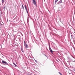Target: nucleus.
Returning <instances> with one entry per match:
<instances>
[{
  "label": "nucleus",
  "mask_w": 75,
  "mask_h": 75,
  "mask_svg": "<svg viewBox=\"0 0 75 75\" xmlns=\"http://www.w3.org/2000/svg\"><path fill=\"white\" fill-rule=\"evenodd\" d=\"M2 62L3 63V64H4V65H8V64L7 62L5 61L4 60H2Z\"/></svg>",
  "instance_id": "1"
},
{
  "label": "nucleus",
  "mask_w": 75,
  "mask_h": 75,
  "mask_svg": "<svg viewBox=\"0 0 75 75\" xmlns=\"http://www.w3.org/2000/svg\"><path fill=\"white\" fill-rule=\"evenodd\" d=\"M24 46L26 48H28V45L27 44V43L25 42V41L24 42Z\"/></svg>",
  "instance_id": "2"
},
{
  "label": "nucleus",
  "mask_w": 75,
  "mask_h": 75,
  "mask_svg": "<svg viewBox=\"0 0 75 75\" xmlns=\"http://www.w3.org/2000/svg\"><path fill=\"white\" fill-rule=\"evenodd\" d=\"M33 1V3L35 5V6H37V4H36V1H35V0H32Z\"/></svg>",
  "instance_id": "3"
},
{
  "label": "nucleus",
  "mask_w": 75,
  "mask_h": 75,
  "mask_svg": "<svg viewBox=\"0 0 75 75\" xmlns=\"http://www.w3.org/2000/svg\"><path fill=\"white\" fill-rule=\"evenodd\" d=\"M25 10H26V12L28 14V11H27V6L26 5H25Z\"/></svg>",
  "instance_id": "4"
},
{
  "label": "nucleus",
  "mask_w": 75,
  "mask_h": 75,
  "mask_svg": "<svg viewBox=\"0 0 75 75\" xmlns=\"http://www.w3.org/2000/svg\"><path fill=\"white\" fill-rule=\"evenodd\" d=\"M50 50V52L52 54H53V51H52V49L51 48H49Z\"/></svg>",
  "instance_id": "5"
},
{
  "label": "nucleus",
  "mask_w": 75,
  "mask_h": 75,
  "mask_svg": "<svg viewBox=\"0 0 75 75\" xmlns=\"http://www.w3.org/2000/svg\"><path fill=\"white\" fill-rule=\"evenodd\" d=\"M58 1V0H55V3L56 4L57 3V2Z\"/></svg>",
  "instance_id": "6"
},
{
  "label": "nucleus",
  "mask_w": 75,
  "mask_h": 75,
  "mask_svg": "<svg viewBox=\"0 0 75 75\" xmlns=\"http://www.w3.org/2000/svg\"><path fill=\"white\" fill-rule=\"evenodd\" d=\"M4 0H2V3H4Z\"/></svg>",
  "instance_id": "7"
},
{
  "label": "nucleus",
  "mask_w": 75,
  "mask_h": 75,
  "mask_svg": "<svg viewBox=\"0 0 75 75\" xmlns=\"http://www.w3.org/2000/svg\"><path fill=\"white\" fill-rule=\"evenodd\" d=\"M21 50L22 51V52H23L24 51L23 50V49L22 48V47H21Z\"/></svg>",
  "instance_id": "8"
},
{
  "label": "nucleus",
  "mask_w": 75,
  "mask_h": 75,
  "mask_svg": "<svg viewBox=\"0 0 75 75\" xmlns=\"http://www.w3.org/2000/svg\"><path fill=\"white\" fill-rule=\"evenodd\" d=\"M22 6L23 8V10H24V6H23V4H22Z\"/></svg>",
  "instance_id": "9"
},
{
  "label": "nucleus",
  "mask_w": 75,
  "mask_h": 75,
  "mask_svg": "<svg viewBox=\"0 0 75 75\" xmlns=\"http://www.w3.org/2000/svg\"><path fill=\"white\" fill-rule=\"evenodd\" d=\"M59 3H62V0H61L59 2Z\"/></svg>",
  "instance_id": "10"
},
{
  "label": "nucleus",
  "mask_w": 75,
  "mask_h": 75,
  "mask_svg": "<svg viewBox=\"0 0 75 75\" xmlns=\"http://www.w3.org/2000/svg\"><path fill=\"white\" fill-rule=\"evenodd\" d=\"M13 64L14 65H15L16 67H17V65L16 64H15L14 63H13Z\"/></svg>",
  "instance_id": "11"
},
{
  "label": "nucleus",
  "mask_w": 75,
  "mask_h": 75,
  "mask_svg": "<svg viewBox=\"0 0 75 75\" xmlns=\"http://www.w3.org/2000/svg\"><path fill=\"white\" fill-rule=\"evenodd\" d=\"M4 9H5V8H6V7L4 6Z\"/></svg>",
  "instance_id": "12"
},
{
  "label": "nucleus",
  "mask_w": 75,
  "mask_h": 75,
  "mask_svg": "<svg viewBox=\"0 0 75 75\" xmlns=\"http://www.w3.org/2000/svg\"><path fill=\"white\" fill-rule=\"evenodd\" d=\"M60 22H62L61 21H60Z\"/></svg>",
  "instance_id": "13"
},
{
  "label": "nucleus",
  "mask_w": 75,
  "mask_h": 75,
  "mask_svg": "<svg viewBox=\"0 0 75 75\" xmlns=\"http://www.w3.org/2000/svg\"><path fill=\"white\" fill-rule=\"evenodd\" d=\"M74 71H75V69H74Z\"/></svg>",
  "instance_id": "14"
},
{
  "label": "nucleus",
  "mask_w": 75,
  "mask_h": 75,
  "mask_svg": "<svg viewBox=\"0 0 75 75\" xmlns=\"http://www.w3.org/2000/svg\"><path fill=\"white\" fill-rule=\"evenodd\" d=\"M29 18V17H28V18Z\"/></svg>",
  "instance_id": "15"
},
{
  "label": "nucleus",
  "mask_w": 75,
  "mask_h": 75,
  "mask_svg": "<svg viewBox=\"0 0 75 75\" xmlns=\"http://www.w3.org/2000/svg\"><path fill=\"white\" fill-rule=\"evenodd\" d=\"M75 62V61H74V62Z\"/></svg>",
  "instance_id": "16"
}]
</instances>
